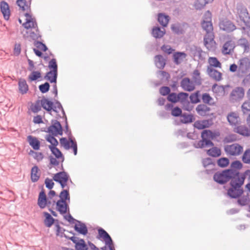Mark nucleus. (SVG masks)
Instances as JSON below:
<instances>
[{
  "instance_id": "obj_1",
  "label": "nucleus",
  "mask_w": 250,
  "mask_h": 250,
  "mask_svg": "<svg viewBox=\"0 0 250 250\" xmlns=\"http://www.w3.org/2000/svg\"><path fill=\"white\" fill-rule=\"evenodd\" d=\"M250 173V170H247L244 173H241L237 177L230 181V188L227 191V195L231 198H237L241 196L243 193L242 186L247 175Z\"/></svg>"
},
{
  "instance_id": "obj_2",
  "label": "nucleus",
  "mask_w": 250,
  "mask_h": 250,
  "mask_svg": "<svg viewBox=\"0 0 250 250\" xmlns=\"http://www.w3.org/2000/svg\"><path fill=\"white\" fill-rule=\"evenodd\" d=\"M241 173L235 169H226L215 173L213 176L214 180L219 184H224L233 177H237Z\"/></svg>"
},
{
  "instance_id": "obj_3",
  "label": "nucleus",
  "mask_w": 250,
  "mask_h": 250,
  "mask_svg": "<svg viewBox=\"0 0 250 250\" xmlns=\"http://www.w3.org/2000/svg\"><path fill=\"white\" fill-rule=\"evenodd\" d=\"M100 236L104 240L105 246L101 248L102 250H115L113 241L109 234L103 229H98Z\"/></svg>"
},
{
  "instance_id": "obj_4",
  "label": "nucleus",
  "mask_w": 250,
  "mask_h": 250,
  "mask_svg": "<svg viewBox=\"0 0 250 250\" xmlns=\"http://www.w3.org/2000/svg\"><path fill=\"white\" fill-rule=\"evenodd\" d=\"M68 141L66 138H62L60 140V144L65 149H69L72 148L73 150L74 154H77V144L75 139H72V136H68Z\"/></svg>"
},
{
  "instance_id": "obj_5",
  "label": "nucleus",
  "mask_w": 250,
  "mask_h": 250,
  "mask_svg": "<svg viewBox=\"0 0 250 250\" xmlns=\"http://www.w3.org/2000/svg\"><path fill=\"white\" fill-rule=\"evenodd\" d=\"M225 151L229 155L231 156H238L243 151V147L238 144H233L227 145L225 146Z\"/></svg>"
},
{
  "instance_id": "obj_6",
  "label": "nucleus",
  "mask_w": 250,
  "mask_h": 250,
  "mask_svg": "<svg viewBox=\"0 0 250 250\" xmlns=\"http://www.w3.org/2000/svg\"><path fill=\"white\" fill-rule=\"evenodd\" d=\"M188 94L185 92H180L178 94V102H180L183 106L185 110L190 111L193 106L188 101Z\"/></svg>"
},
{
  "instance_id": "obj_7",
  "label": "nucleus",
  "mask_w": 250,
  "mask_h": 250,
  "mask_svg": "<svg viewBox=\"0 0 250 250\" xmlns=\"http://www.w3.org/2000/svg\"><path fill=\"white\" fill-rule=\"evenodd\" d=\"M219 132H213L209 130H204L201 134L202 139L206 143L208 146H214L213 143L210 141V139H213L219 136Z\"/></svg>"
},
{
  "instance_id": "obj_8",
  "label": "nucleus",
  "mask_w": 250,
  "mask_h": 250,
  "mask_svg": "<svg viewBox=\"0 0 250 250\" xmlns=\"http://www.w3.org/2000/svg\"><path fill=\"white\" fill-rule=\"evenodd\" d=\"M47 132L53 136L62 135V129L60 123L57 120H53L52 125L47 128Z\"/></svg>"
},
{
  "instance_id": "obj_9",
  "label": "nucleus",
  "mask_w": 250,
  "mask_h": 250,
  "mask_svg": "<svg viewBox=\"0 0 250 250\" xmlns=\"http://www.w3.org/2000/svg\"><path fill=\"white\" fill-rule=\"evenodd\" d=\"M204 43L209 51H214L216 48V42L214 40L213 33L206 34L204 38Z\"/></svg>"
},
{
  "instance_id": "obj_10",
  "label": "nucleus",
  "mask_w": 250,
  "mask_h": 250,
  "mask_svg": "<svg viewBox=\"0 0 250 250\" xmlns=\"http://www.w3.org/2000/svg\"><path fill=\"white\" fill-rule=\"evenodd\" d=\"M195 83L188 78H183L180 82V86L185 91L190 92L194 90Z\"/></svg>"
},
{
  "instance_id": "obj_11",
  "label": "nucleus",
  "mask_w": 250,
  "mask_h": 250,
  "mask_svg": "<svg viewBox=\"0 0 250 250\" xmlns=\"http://www.w3.org/2000/svg\"><path fill=\"white\" fill-rule=\"evenodd\" d=\"M250 68V61L248 58H243L239 61L238 72L239 74H245Z\"/></svg>"
},
{
  "instance_id": "obj_12",
  "label": "nucleus",
  "mask_w": 250,
  "mask_h": 250,
  "mask_svg": "<svg viewBox=\"0 0 250 250\" xmlns=\"http://www.w3.org/2000/svg\"><path fill=\"white\" fill-rule=\"evenodd\" d=\"M219 25L221 30L227 32H230L236 29L235 25L231 21L227 19L221 21Z\"/></svg>"
},
{
  "instance_id": "obj_13",
  "label": "nucleus",
  "mask_w": 250,
  "mask_h": 250,
  "mask_svg": "<svg viewBox=\"0 0 250 250\" xmlns=\"http://www.w3.org/2000/svg\"><path fill=\"white\" fill-rule=\"evenodd\" d=\"M244 89L241 87H237L231 92L230 98L232 101L234 102L241 99L244 97Z\"/></svg>"
},
{
  "instance_id": "obj_14",
  "label": "nucleus",
  "mask_w": 250,
  "mask_h": 250,
  "mask_svg": "<svg viewBox=\"0 0 250 250\" xmlns=\"http://www.w3.org/2000/svg\"><path fill=\"white\" fill-rule=\"evenodd\" d=\"M56 210L61 214H64L69 212V206L66 202L62 200H58L56 202Z\"/></svg>"
},
{
  "instance_id": "obj_15",
  "label": "nucleus",
  "mask_w": 250,
  "mask_h": 250,
  "mask_svg": "<svg viewBox=\"0 0 250 250\" xmlns=\"http://www.w3.org/2000/svg\"><path fill=\"white\" fill-rule=\"evenodd\" d=\"M207 73L208 76L216 81H220L222 79V73L212 68L211 66H208Z\"/></svg>"
},
{
  "instance_id": "obj_16",
  "label": "nucleus",
  "mask_w": 250,
  "mask_h": 250,
  "mask_svg": "<svg viewBox=\"0 0 250 250\" xmlns=\"http://www.w3.org/2000/svg\"><path fill=\"white\" fill-rule=\"evenodd\" d=\"M25 16L26 17V21L23 24V26L26 29L37 28V23L35 20L32 18L29 13H26Z\"/></svg>"
},
{
  "instance_id": "obj_17",
  "label": "nucleus",
  "mask_w": 250,
  "mask_h": 250,
  "mask_svg": "<svg viewBox=\"0 0 250 250\" xmlns=\"http://www.w3.org/2000/svg\"><path fill=\"white\" fill-rule=\"evenodd\" d=\"M76 224L74 226V229L79 233L85 235L88 233V229L86 225L79 220H76Z\"/></svg>"
},
{
  "instance_id": "obj_18",
  "label": "nucleus",
  "mask_w": 250,
  "mask_h": 250,
  "mask_svg": "<svg viewBox=\"0 0 250 250\" xmlns=\"http://www.w3.org/2000/svg\"><path fill=\"white\" fill-rule=\"evenodd\" d=\"M235 48L234 42L232 41L226 42L223 45L222 52L224 55L230 54Z\"/></svg>"
},
{
  "instance_id": "obj_19",
  "label": "nucleus",
  "mask_w": 250,
  "mask_h": 250,
  "mask_svg": "<svg viewBox=\"0 0 250 250\" xmlns=\"http://www.w3.org/2000/svg\"><path fill=\"white\" fill-rule=\"evenodd\" d=\"M0 11L5 20H8L10 15L9 6L7 2L2 1L0 3Z\"/></svg>"
},
{
  "instance_id": "obj_20",
  "label": "nucleus",
  "mask_w": 250,
  "mask_h": 250,
  "mask_svg": "<svg viewBox=\"0 0 250 250\" xmlns=\"http://www.w3.org/2000/svg\"><path fill=\"white\" fill-rule=\"evenodd\" d=\"M69 178V175L65 171H61L56 173L53 178V180L58 183L67 182Z\"/></svg>"
},
{
  "instance_id": "obj_21",
  "label": "nucleus",
  "mask_w": 250,
  "mask_h": 250,
  "mask_svg": "<svg viewBox=\"0 0 250 250\" xmlns=\"http://www.w3.org/2000/svg\"><path fill=\"white\" fill-rule=\"evenodd\" d=\"M37 204L41 209L44 208L47 205V198L43 190L39 193Z\"/></svg>"
},
{
  "instance_id": "obj_22",
  "label": "nucleus",
  "mask_w": 250,
  "mask_h": 250,
  "mask_svg": "<svg viewBox=\"0 0 250 250\" xmlns=\"http://www.w3.org/2000/svg\"><path fill=\"white\" fill-rule=\"evenodd\" d=\"M202 164L204 167L206 168V171L207 174H209L213 170L214 164L211 158H207L202 161Z\"/></svg>"
},
{
  "instance_id": "obj_23",
  "label": "nucleus",
  "mask_w": 250,
  "mask_h": 250,
  "mask_svg": "<svg viewBox=\"0 0 250 250\" xmlns=\"http://www.w3.org/2000/svg\"><path fill=\"white\" fill-rule=\"evenodd\" d=\"M58 77V71L50 70L46 73L44 77L45 80L49 81L51 83H56Z\"/></svg>"
},
{
  "instance_id": "obj_24",
  "label": "nucleus",
  "mask_w": 250,
  "mask_h": 250,
  "mask_svg": "<svg viewBox=\"0 0 250 250\" xmlns=\"http://www.w3.org/2000/svg\"><path fill=\"white\" fill-rule=\"evenodd\" d=\"M210 110V107L204 104H200L198 105L196 108V111L197 113L202 116L207 115Z\"/></svg>"
},
{
  "instance_id": "obj_25",
  "label": "nucleus",
  "mask_w": 250,
  "mask_h": 250,
  "mask_svg": "<svg viewBox=\"0 0 250 250\" xmlns=\"http://www.w3.org/2000/svg\"><path fill=\"white\" fill-rule=\"evenodd\" d=\"M19 90L21 93L24 94L28 91V85L26 81L23 79H20L18 83Z\"/></svg>"
},
{
  "instance_id": "obj_26",
  "label": "nucleus",
  "mask_w": 250,
  "mask_h": 250,
  "mask_svg": "<svg viewBox=\"0 0 250 250\" xmlns=\"http://www.w3.org/2000/svg\"><path fill=\"white\" fill-rule=\"evenodd\" d=\"M28 142L32 148L36 150H39L40 143L36 137L29 135L27 137Z\"/></svg>"
},
{
  "instance_id": "obj_27",
  "label": "nucleus",
  "mask_w": 250,
  "mask_h": 250,
  "mask_svg": "<svg viewBox=\"0 0 250 250\" xmlns=\"http://www.w3.org/2000/svg\"><path fill=\"white\" fill-rule=\"evenodd\" d=\"M236 132L240 135L246 136H250V128L245 125H240L236 128Z\"/></svg>"
},
{
  "instance_id": "obj_28",
  "label": "nucleus",
  "mask_w": 250,
  "mask_h": 250,
  "mask_svg": "<svg viewBox=\"0 0 250 250\" xmlns=\"http://www.w3.org/2000/svg\"><path fill=\"white\" fill-rule=\"evenodd\" d=\"M155 63L157 67L162 69L166 64L165 59L162 55H157L155 57Z\"/></svg>"
},
{
  "instance_id": "obj_29",
  "label": "nucleus",
  "mask_w": 250,
  "mask_h": 250,
  "mask_svg": "<svg viewBox=\"0 0 250 250\" xmlns=\"http://www.w3.org/2000/svg\"><path fill=\"white\" fill-rule=\"evenodd\" d=\"M213 0H195L194 6L196 10H201L209 3H211Z\"/></svg>"
},
{
  "instance_id": "obj_30",
  "label": "nucleus",
  "mask_w": 250,
  "mask_h": 250,
  "mask_svg": "<svg viewBox=\"0 0 250 250\" xmlns=\"http://www.w3.org/2000/svg\"><path fill=\"white\" fill-rule=\"evenodd\" d=\"M186 56L187 55L184 52H177L174 53L173 55L174 62L177 64L180 63Z\"/></svg>"
},
{
  "instance_id": "obj_31",
  "label": "nucleus",
  "mask_w": 250,
  "mask_h": 250,
  "mask_svg": "<svg viewBox=\"0 0 250 250\" xmlns=\"http://www.w3.org/2000/svg\"><path fill=\"white\" fill-rule=\"evenodd\" d=\"M42 107L48 111H50L53 108V103L48 99L43 98L41 100Z\"/></svg>"
},
{
  "instance_id": "obj_32",
  "label": "nucleus",
  "mask_w": 250,
  "mask_h": 250,
  "mask_svg": "<svg viewBox=\"0 0 250 250\" xmlns=\"http://www.w3.org/2000/svg\"><path fill=\"white\" fill-rule=\"evenodd\" d=\"M201 25L203 29L206 32V34L213 33V26L211 21H202Z\"/></svg>"
},
{
  "instance_id": "obj_33",
  "label": "nucleus",
  "mask_w": 250,
  "mask_h": 250,
  "mask_svg": "<svg viewBox=\"0 0 250 250\" xmlns=\"http://www.w3.org/2000/svg\"><path fill=\"white\" fill-rule=\"evenodd\" d=\"M39 168L37 166H34L31 171V179L33 182H36L40 178V174H38Z\"/></svg>"
},
{
  "instance_id": "obj_34",
  "label": "nucleus",
  "mask_w": 250,
  "mask_h": 250,
  "mask_svg": "<svg viewBox=\"0 0 250 250\" xmlns=\"http://www.w3.org/2000/svg\"><path fill=\"white\" fill-rule=\"evenodd\" d=\"M194 120L193 116L191 114L188 113L182 114L181 116V121L184 124H188L192 123Z\"/></svg>"
},
{
  "instance_id": "obj_35",
  "label": "nucleus",
  "mask_w": 250,
  "mask_h": 250,
  "mask_svg": "<svg viewBox=\"0 0 250 250\" xmlns=\"http://www.w3.org/2000/svg\"><path fill=\"white\" fill-rule=\"evenodd\" d=\"M49 148L52 152V154H53L56 158L57 159H62V162H63L64 158L63 156V155L61 151L56 147V146H49Z\"/></svg>"
},
{
  "instance_id": "obj_36",
  "label": "nucleus",
  "mask_w": 250,
  "mask_h": 250,
  "mask_svg": "<svg viewBox=\"0 0 250 250\" xmlns=\"http://www.w3.org/2000/svg\"><path fill=\"white\" fill-rule=\"evenodd\" d=\"M165 34V30H162L159 27H154L152 30V35L155 38H161Z\"/></svg>"
},
{
  "instance_id": "obj_37",
  "label": "nucleus",
  "mask_w": 250,
  "mask_h": 250,
  "mask_svg": "<svg viewBox=\"0 0 250 250\" xmlns=\"http://www.w3.org/2000/svg\"><path fill=\"white\" fill-rule=\"evenodd\" d=\"M192 81L195 83L196 85H200L202 83V79L200 77V73L197 69L193 71L192 74Z\"/></svg>"
},
{
  "instance_id": "obj_38",
  "label": "nucleus",
  "mask_w": 250,
  "mask_h": 250,
  "mask_svg": "<svg viewBox=\"0 0 250 250\" xmlns=\"http://www.w3.org/2000/svg\"><path fill=\"white\" fill-rule=\"evenodd\" d=\"M159 22L164 27L167 26L169 21V17L162 13L159 14L158 16Z\"/></svg>"
},
{
  "instance_id": "obj_39",
  "label": "nucleus",
  "mask_w": 250,
  "mask_h": 250,
  "mask_svg": "<svg viewBox=\"0 0 250 250\" xmlns=\"http://www.w3.org/2000/svg\"><path fill=\"white\" fill-rule=\"evenodd\" d=\"M43 214L45 217L44 221L45 226L47 227H50L54 222V219L47 212H44Z\"/></svg>"
},
{
  "instance_id": "obj_40",
  "label": "nucleus",
  "mask_w": 250,
  "mask_h": 250,
  "mask_svg": "<svg viewBox=\"0 0 250 250\" xmlns=\"http://www.w3.org/2000/svg\"><path fill=\"white\" fill-rule=\"evenodd\" d=\"M202 100L203 102L205 104H208L209 105H213L214 104L213 99L207 93H205L202 94Z\"/></svg>"
},
{
  "instance_id": "obj_41",
  "label": "nucleus",
  "mask_w": 250,
  "mask_h": 250,
  "mask_svg": "<svg viewBox=\"0 0 250 250\" xmlns=\"http://www.w3.org/2000/svg\"><path fill=\"white\" fill-rule=\"evenodd\" d=\"M208 155L213 157H217L221 155V152L220 149L217 147H213L208 149L207 151Z\"/></svg>"
},
{
  "instance_id": "obj_42",
  "label": "nucleus",
  "mask_w": 250,
  "mask_h": 250,
  "mask_svg": "<svg viewBox=\"0 0 250 250\" xmlns=\"http://www.w3.org/2000/svg\"><path fill=\"white\" fill-rule=\"evenodd\" d=\"M60 200H62L63 202H66L67 201H70V195L68 189H63L60 193L59 195Z\"/></svg>"
},
{
  "instance_id": "obj_43",
  "label": "nucleus",
  "mask_w": 250,
  "mask_h": 250,
  "mask_svg": "<svg viewBox=\"0 0 250 250\" xmlns=\"http://www.w3.org/2000/svg\"><path fill=\"white\" fill-rule=\"evenodd\" d=\"M238 116L235 113H231L227 117L228 121L231 125H235L238 122Z\"/></svg>"
},
{
  "instance_id": "obj_44",
  "label": "nucleus",
  "mask_w": 250,
  "mask_h": 250,
  "mask_svg": "<svg viewBox=\"0 0 250 250\" xmlns=\"http://www.w3.org/2000/svg\"><path fill=\"white\" fill-rule=\"evenodd\" d=\"M208 63L209 65L208 66H211L213 67H221V63L215 57H209L208 59Z\"/></svg>"
},
{
  "instance_id": "obj_45",
  "label": "nucleus",
  "mask_w": 250,
  "mask_h": 250,
  "mask_svg": "<svg viewBox=\"0 0 250 250\" xmlns=\"http://www.w3.org/2000/svg\"><path fill=\"white\" fill-rule=\"evenodd\" d=\"M212 89L214 93H218L219 95H224L225 94V87L223 85L214 84L213 85Z\"/></svg>"
},
{
  "instance_id": "obj_46",
  "label": "nucleus",
  "mask_w": 250,
  "mask_h": 250,
  "mask_svg": "<svg viewBox=\"0 0 250 250\" xmlns=\"http://www.w3.org/2000/svg\"><path fill=\"white\" fill-rule=\"evenodd\" d=\"M52 110H53L54 111H55L56 112H59V111L60 110L62 111L63 116V117L66 116V115L65 114V112L63 110V108L61 104L59 101L56 102L54 104H53V108Z\"/></svg>"
},
{
  "instance_id": "obj_47",
  "label": "nucleus",
  "mask_w": 250,
  "mask_h": 250,
  "mask_svg": "<svg viewBox=\"0 0 250 250\" xmlns=\"http://www.w3.org/2000/svg\"><path fill=\"white\" fill-rule=\"evenodd\" d=\"M171 30L177 34H182L184 33L183 27L180 23H176L171 25Z\"/></svg>"
},
{
  "instance_id": "obj_48",
  "label": "nucleus",
  "mask_w": 250,
  "mask_h": 250,
  "mask_svg": "<svg viewBox=\"0 0 250 250\" xmlns=\"http://www.w3.org/2000/svg\"><path fill=\"white\" fill-rule=\"evenodd\" d=\"M238 44L244 48L245 52L249 51L250 45L248 41L246 39L242 38L239 40Z\"/></svg>"
},
{
  "instance_id": "obj_49",
  "label": "nucleus",
  "mask_w": 250,
  "mask_h": 250,
  "mask_svg": "<svg viewBox=\"0 0 250 250\" xmlns=\"http://www.w3.org/2000/svg\"><path fill=\"white\" fill-rule=\"evenodd\" d=\"M194 126L195 128L199 129L205 128L208 127V121L206 120L196 121L194 124Z\"/></svg>"
},
{
  "instance_id": "obj_50",
  "label": "nucleus",
  "mask_w": 250,
  "mask_h": 250,
  "mask_svg": "<svg viewBox=\"0 0 250 250\" xmlns=\"http://www.w3.org/2000/svg\"><path fill=\"white\" fill-rule=\"evenodd\" d=\"M55 227L56 228V235L60 237L68 238V236L64 233L65 229L62 228L59 224H56Z\"/></svg>"
},
{
  "instance_id": "obj_51",
  "label": "nucleus",
  "mask_w": 250,
  "mask_h": 250,
  "mask_svg": "<svg viewBox=\"0 0 250 250\" xmlns=\"http://www.w3.org/2000/svg\"><path fill=\"white\" fill-rule=\"evenodd\" d=\"M75 249L76 250H87L88 247L84 240L81 239L79 241V243H76V245H75Z\"/></svg>"
},
{
  "instance_id": "obj_52",
  "label": "nucleus",
  "mask_w": 250,
  "mask_h": 250,
  "mask_svg": "<svg viewBox=\"0 0 250 250\" xmlns=\"http://www.w3.org/2000/svg\"><path fill=\"white\" fill-rule=\"evenodd\" d=\"M242 160L245 164H250V148L245 150L242 156Z\"/></svg>"
},
{
  "instance_id": "obj_53",
  "label": "nucleus",
  "mask_w": 250,
  "mask_h": 250,
  "mask_svg": "<svg viewBox=\"0 0 250 250\" xmlns=\"http://www.w3.org/2000/svg\"><path fill=\"white\" fill-rule=\"evenodd\" d=\"M200 92L199 91L192 93L189 96L190 101L193 104H196L200 102V100L199 99Z\"/></svg>"
},
{
  "instance_id": "obj_54",
  "label": "nucleus",
  "mask_w": 250,
  "mask_h": 250,
  "mask_svg": "<svg viewBox=\"0 0 250 250\" xmlns=\"http://www.w3.org/2000/svg\"><path fill=\"white\" fill-rule=\"evenodd\" d=\"M16 3L19 7L23 11L27 10L29 8L25 0H17Z\"/></svg>"
},
{
  "instance_id": "obj_55",
  "label": "nucleus",
  "mask_w": 250,
  "mask_h": 250,
  "mask_svg": "<svg viewBox=\"0 0 250 250\" xmlns=\"http://www.w3.org/2000/svg\"><path fill=\"white\" fill-rule=\"evenodd\" d=\"M54 136L51 134L46 135V140L51 144L50 146H56L58 145V142Z\"/></svg>"
},
{
  "instance_id": "obj_56",
  "label": "nucleus",
  "mask_w": 250,
  "mask_h": 250,
  "mask_svg": "<svg viewBox=\"0 0 250 250\" xmlns=\"http://www.w3.org/2000/svg\"><path fill=\"white\" fill-rule=\"evenodd\" d=\"M41 100L37 101L34 105L31 106V110L34 113H37L41 110Z\"/></svg>"
},
{
  "instance_id": "obj_57",
  "label": "nucleus",
  "mask_w": 250,
  "mask_h": 250,
  "mask_svg": "<svg viewBox=\"0 0 250 250\" xmlns=\"http://www.w3.org/2000/svg\"><path fill=\"white\" fill-rule=\"evenodd\" d=\"M250 201V199H249V196H243L238 199L237 203L239 205L244 206L247 205Z\"/></svg>"
},
{
  "instance_id": "obj_58",
  "label": "nucleus",
  "mask_w": 250,
  "mask_h": 250,
  "mask_svg": "<svg viewBox=\"0 0 250 250\" xmlns=\"http://www.w3.org/2000/svg\"><path fill=\"white\" fill-rule=\"evenodd\" d=\"M41 77V73L39 71H33L28 76V79L31 81H34Z\"/></svg>"
},
{
  "instance_id": "obj_59",
  "label": "nucleus",
  "mask_w": 250,
  "mask_h": 250,
  "mask_svg": "<svg viewBox=\"0 0 250 250\" xmlns=\"http://www.w3.org/2000/svg\"><path fill=\"white\" fill-rule=\"evenodd\" d=\"M242 110L244 114H247L250 111V98L245 101L242 105Z\"/></svg>"
},
{
  "instance_id": "obj_60",
  "label": "nucleus",
  "mask_w": 250,
  "mask_h": 250,
  "mask_svg": "<svg viewBox=\"0 0 250 250\" xmlns=\"http://www.w3.org/2000/svg\"><path fill=\"white\" fill-rule=\"evenodd\" d=\"M48 67L50 70L58 71V65L55 59H52L49 62Z\"/></svg>"
},
{
  "instance_id": "obj_61",
  "label": "nucleus",
  "mask_w": 250,
  "mask_h": 250,
  "mask_svg": "<svg viewBox=\"0 0 250 250\" xmlns=\"http://www.w3.org/2000/svg\"><path fill=\"white\" fill-rule=\"evenodd\" d=\"M217 164L219 167H224L229 165V160L227 158H221L218 160Z\"/></svg>"
},
{
  "instance_id": "obj_62",
  "label": "nucleus",
  "mask_w": 250,
  "mask_h": 250,
  "mask_svg": "<svg viewBox=\"0 0 250 250\" xmlns=\"http://www.w3.org/2000/svg\"><path fill=\"white\" fill-rule=\"evenodd\" d=\"M237 135L235 134H230L225 137L224 142L226 143H231L237 140Z\"/></svg>"
},
{
  "instance_id": "obj_63",
  "label": "nucleus",
  "mask_w": 250,
  "mask_h": 250,
  "mask_svg": "<svg viewBox=\"0 0 250 250\" xmlns=\"http://www.w3.org/2000/svg\"><path fill=\"white\" fill-rule=\"evenodd\" d=\"M50 84L48 82H45L43 84L39 85V88L40 91L42 93H45L49 90Z\"/></svg>"
},
{
  "instance_id": "obj_64",
  "label": "nucleus",
  "mask_w": 250,
  "mask_h": 250,
  "mask_svg": "<svg viewBox=\"0 0 250 250\" xmlns=\"http://www.w3.org/2000/svg\"><path fill=\"white\" fill-rule=\"evenodd\" d=\"M243 167L242 163L239 161H235L231 164L230 169H235L238 171L239 169H240Z\"/></svg>"
}]
</instances>
